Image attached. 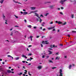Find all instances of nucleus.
Returning a JSON list of instances; mask_svg holds the SVG:
<instances>
[{
    "label": "nucleus",
    "instance_id": "1",
    "mask_svg": "<svg viewBox=\"0 0 76 76\" xmlns=\"http://www.w3.org/2000/svg\"><path fill=\"white\" fill-rule=\"evenodd\" d=\"M64 1L63 0H61L59 1V3L61 4H64Z\"/></svg>",
    "mask_w": 76,
    "mask_h": 76
},
{
    "label": "nucleus",
    "instance_id": "2",
    "mask_svg": "<svg viewBox=\"0 0 76 76\" xmlns=\"http://www.w3.org/2000/svg\"><path fill=\"white\" fill-rule=\"evenodd\" d=\"M0 72H4V69L1 68V66H0Z\"/></svg>",
    "mask_w": 76,
    "mask_h": 76
},
{
    "label": "nucleus",
    "instance_id": "3",
    "mask_svg": "<svg viewBox=\"0 0 76 76\" xmlns=\"http://www.w3.org/2000/svg\"><path fill=\"white\" fill-rule=\"evenodd\" d=\"M55 26H54L53 27H49L48 28L49 30H51V29H54V28H55Z\"/></svg>",
    "mask_w": 76,
    "mask_h": 76
},
{
    "label": "nucleus",
    "instance_id": "4",
    "mask_svg": "<svg viewBox=\"0 0 76 76\" xmlns=\"http://www.w3.org/2000/svg\"><path fill=\"white\" fill-rule=\"evenodd\" d=\"M56 23H58V24H62V22H61L60 21H59L58 22L57 21H56Z\"/></svg>",
    "mask_w": 76,
    "mask_h": 76
},
{
    "label": "nucleus",
    "instance_id": "5",
    "mask_svg": "<svg viewBox=\"0 0 76 76\" xmlns=\"http://www.w3.org/2000/svg\"><path fill=\"white\" fill-rule=\"evenodd\" d=\"M50 47L51 48H53L55 47V45H53V46L52 45H50Z\"/></svg>",
    "mask_w": 76,
    "mask_h": 76
},
{
    "label": "nucleus",
    "instance_id": "6",
    "mask_svg": "<svg viewBox=\"0 0 76 76\" xmlns=\"http://www.w3.org/2000/svg\"><path fill=\"white\" fill-rule=\"evenodd\" d=\"M37 68L39 70H40V69H42V66H39Z\"/></svg>",
    "mask_w": 76,
    "mask_h": 76
},
{
    "label": "nucleus",
    "instance_id": "7",
    "mask_svg": "<svg viewBox=\"0 0 76 76\" xmlns=\"http://www.w3.org/2000/svg\"><path fill=\"white\" fill-rule=\"evenodd\" d=\"M35 16H36L37 17H38V18H39V15H38V14L37 13H35Z\"/></svg>",
    "mask_w": 76,
    "mask_h": 76
},
{
    "label": "nucleus",
    "instance_id": "8",
    "mask_svg": "<svg viewBox=\"0 0 76 76\" xmlns=\"http://www.w3.org/2000/svg\"><path fill=\"white\" fill-rule=\"evenodd\" d=\"M7 72L8 73H10L11 72V70L9 69L7 70Z\"/></svg>",
    "mask_w": 76,
    "mask_h": 76
},
{
    "label": "nucleus",
    "instance_id": "9",
    "mask_svg": "<svg viewBox=\"0 0 76 76\" xmlns=\"http://www.w3.org/2000/svg\"><path fill=\"white\" fill-rule=\"evenodd\" d=\"M48 42V41H45V44H49V42Z\"/></svg>",
    "mask_w": 76,
    "mask_h": 76
},
{
    "label": "nucleus",
    "instance_id": "10",
    "mask_svg": "<svg viewBox=\"0 0 76 76\" xmlns=\"http://www.w3.org/2000/svg\"><path fill=\"white\" fill-rule=\"evenodd\" d=\"M27 14H28L27 12H23V15H26Z\"/></svg>",
    "mask_w": 76,
    "mask_h": 76
},
{
    "label": "nucleus",
    "instance_id": "11",
    "mask_svg": "<svg viewBox=\"0 0 76 76\" xmlns=\"http://www.w3.org/2000/svg\"><path fill=\"white\" fill-rule=\"evenodd\" d=\"M54 7V5H51L49 6V7L50 9H53Z\"/></svg>",
    "mask_w": 76,
    "mask_h": 76
},
{
    "label": "nucleus",
    "instance_id": "12",
    "mask_svg": "<svg viewBox=\"0 0 76 76\" xmlns=\"http://www.w3.org/2000/svg\"><path fill=\"white\" fill-rule=\"evenodd\" d=\"M37 12H38V10H36L34 11H32L30 13H29V14H31V13H35Z\"/></svg>",
    "mask_w": 76,
    "mask_h": 76
},
{
    "label": "nucleus",
    "instance_id": "13",
    "mask_svg": "<svg viewBox=\"0 0 76 76\" xmlns=\"http://www.w3.org/2000/svg\"><path fill=\"white\" fill-rule=\"evenodd\" d=\"M31 10H35V7H31Z\"/></svg>",
    "mask_w": 76,
    "mask_h": 76
},
{
    "label": "nucleus",
    "instance_id": "14",
    "mask_svg": "<svg viewBox=\"0 0 76 76\" xmlns=\"http://www.w3.org/2000/svg\"><path fill=\"white\" fill-rule=\"evenodd\" d=\"M62 72H63V70H62V69H60L59 71V73H62Z\"/></svg>",
    "mask_w": 76,
    "mask_h": 76
},
{
    "label": "nucleus",
    "instance_id": "15",
    "mask_svg": "<svg viewBox=\"0 0 76 76\" xmlns=\"http://www.w3.org/2000/svg\"><path fill=\"white\" fill-rule=\"evenodd\" d=\"M22 56L23 57H25L26 58H28L26 56H25L23 55H22Z\"/></svg>",
    "mask_w": 76,
    "mask_h": 76
},
{
    "label": "nucleus",
    "instance_id": "16",
    "mask_svg": "<svg viewBox=\"0 0 76 76\" xmlns=\"http://www.w3.org/2000/svg\"><path fill=\"white\" fill-rule=\"evenodd\" d=\"M57 59L58 60H59V59H60V58H58V56L56 57L55 60H57Z\"/></svg>",
    "mask_w": 76,
    "mask_h": 76
},
{
    "label": "nucleus",
    "instance_id": "17",
    "mask_svg": "<svg viewBox=\"0 0 76 76\" xmlns=\"http://www.w3.org/2000/svg\"><path fill=\"white\" fill-rule=\"evenodd\" d=\"M48 52H49V54H52V52H51V51L48 50Z\"/></svg>",
    "mask_w": 76,
    "mask_h": 76
},
{
    "label": "nucleus",
    "instance_id": "18",
    "mask_svg": "<svg viewBox=\"0 0 76 76\" xmlns=\"http://www.w3.org/2000/svg\"><path fill=\"white\" fill-rule=\"evenodd\" d=\"M39 18L40 19V21H39L40 23H41V22H42V20H41V18H40V17H39Z\"/></svg>",
    "mask_w": 76,
    "mask_h": 76
},
{
    "label": "nucleus",
    "instance_id": "19",
    "mask_svg": "<svg viewBox=\"0 0 76 76\" xmlns=\"http://www.w3.org/2000/svg\"><path fill=\"white\" fill-rule=\"evenodd\" d=\"M59 76H63V73H60Z\"/></svg>",
    "mask_w": 76,
    "mask_h": 76
},
{
    "label": "nucleus",
    "instance_id": "20",
    "mask_svg": "<svg viewBox=\"0 0 76 76\" xmlns=\"http://www.w3.org/2000/svg\"><path fill=\"white\" fill-rule=\"evenodd\" d=\"M28 27V28H32V26L31 25H29V26H27Z\"/></svg>",
    "mask_w": 76,
    "mask_h": 76
},
{
    "label": "nucleus",
    "instance_id": "21",
    "mask_svg": "<svg viewBox=\"0 0 76 76\" xmlns=\"http://www.w3.org/2000/svg\"><path fill=\"white\" fill-rule=\"evenodd\" d=\"M71 67H72V65H70L69 66V69H71Z\"/></svg>",
    "mask_w": 76,
    "mask_h": 76
},
{
    "label": "nucleus",
    "instance_id": "22",
    "mask_svg": "<svg viewBox=\"0 0 76 76\" xmlns=\"http://www.w3.org/2000/svg\"><path fill=\"white\" fill-rule=\"evenodd\" d=\"M3 1H4V0H2L0 2V3H1L2 4L3 3Z\"/></svg>",
    "mask_w": 76,
    "mask_h": 76
},
{
    "label": "nucleus",
    "instance_id": "23",
    "mask_svg": "<svg viewBox=\"0 0 76 76\" xmlns=\"http://www.w3.org/2000/svg\"><path fill=\"white\" fill-rule=\"evenodd\" d=\"M15 59L16 60H19V57H18L17 58H15Z\"/></svg>",
    "mask_w": 76,
    "mask_h": 76
},
{
    "label": "nucleus",
    "instance_id": "24",
    "mask_svg": "<svg viewBox=\"0 0 76 76\" xmlns=\"http://www.w3.org/2000/svg\"><path fill=\"white\" fill-rule=\"evenodd\" d=\"M32 36H30V38H31V41H32Z\"/></svg>",
    "mask_w": 76,
    "mask_h": 76
},
{
    "label": "nucleus",
    "instance_id": "25",
    "mask_svg": "<svg viewBox=\"0 0 76 76\" xmlns=\"http://www.w3.org/2000/svg\"><path fill=\"white\" fill-rule=\"evenodd\" d=\"M18 75H22V73L20 72L19 74H18Z\"/></svg>",
    "mask_w": 76,
    "mask_h": 76
},
{
    "label": "nucleus",
    "instance_id": "26",
    "mask_svg": "<svg viewBox=\"0 0 76 76\" xmlns=\"http://www.w3.org/2000/svg\"><path fill=\"white\" fill-rule=\"evenodd\" d=\"M50 63H53V62L52 60H49Z\"/></svg>",
    "mask_w": 76,
    "mask_h": 76
},
{
    "label": "nucleus",
    "instance_id": "27",
    "mask_svg": "<svg viewBox=\"0 0 76 76\" xmlns=\"http://www.w3.org/2000/svg\"><path fill=\"white\" fill-rule=\"evenodd\" d=\"M67 23L66 22H65V23L63 24V25H66V24Z\"/></svg>",
    "mask_w": 76,
    "mask_h": 76
},
{
    "label": "nucleus",
    "instance_id": "28",
    "mask_svg": "<svg viewBox=\"0 0 76 76\" xmlns=\"http://www.w3.org/2000/svg\"><path fill=\"white\" fill-rule=\"evenodd\" d=\"M28 75L29 76H32V74H30L29 72H28Z\"/></svg>",
    "mask_w": 76,
    "mask_h": 76
},
{
    "label": "nucleus",
    "instance_id": "29",
    "mask_svg": "<svg viewBox=\"0 0 76 76\" xmlns=\"http://www.w3.org/2000/svg\"><path fill=\"white\" fill-rule=\"evenodd\" d=\"M72 18H74V14H72Z\"/></svg>",
    "mask_w": 76,
    "mask_h": 76
},
{
    "label": "nucleus",
    "instance_id": "30",
    "mask_svg": "<svg viewBox=\"0 0 76 76\" xmlns=\"http://www.w3.org/2000/svg\"><path fill=\"white\" fill-rule=\"evenodd\" d=\"M36 19H37V22H38V21H39V18H36Z\"/></svg>",
    "mask_w": 76,
    "mask_h": 76
},
{
    "label": "nucleus",
    "instance_id": "31",
    "mask_svg": "<svg viewBox=\"0 0 76 76\" xmlns=\"http://www.w3.org/2000/svg\"><path fill=\"white\" fill-rule=\"evenodd\" d=\"M49 15V13H47L45 15V16H47V15Z\"/></svg>",
    "mask_w": 76,
    "mask_h": 76
},
{
    "label": "nucleus",
    "instance_id": "32",
    "mask_svg": "<svg viewBox=\"0 0 76 76\" xmlns=\"http://www.w3.org/2000/svg\"><path fill=\"white\" fill-rule=\"evenodd\" d=\"M10 35H11V36H12V35H13V32H11V34H10Z\"/></svg>",
    "mask_w": 76,
    "mask_h": 76
},
{
    "label": "nucleus",
    "instance_id": "33",
    "mask_svg": "<svg viewBox=\"0 0 76 76\" xmlns=\"http://www.w3.org/2000/svg\"><path fill=\"white\" fill-rule=\"evenodd\" d=\"M28 56H32V53H29Z\"/></svg>",
    "mask_w": 76,
    "mask_h": 76
},
{
    "label": "nucleus",
    "instance_id": "34",
    "mask_svg": "<svg viewBox=\"0 0 76 76\" xmlns=\"http://www.w3.org/2000/svg\"><path fill=\"white\" fill-rule=\"evenodd\" d=\"M50 24H53V21L51 22L50 23Z\"/></svg>",
    "mask_w": 76,
    "mask_h": 76
},
{
    "label": "nucleus",
    "instance_id": "35",
    "mask_svg": "<svg viewBox=\"0 0 76 76\" xmlns=\"http://www.w3.org/2000/svg\"><path fill=\"white\" fill-rule=\"evenodd\" d=\"M57 67H53L52 68V69H56Z\"/></svg>",
    "mask_w": 76,
    "mask_h": 76
},
{
    "label": "nucleus",
    "instance_id": "36",
    "mask_svg": "<svg viewBox=\"0 0 76 76\" xmlns=\"http://www.w3.org/2000/svg\"><path fill=\"white\" fill-rule=\"evenodd\" d=\"M61 9L62 10H63V9H64V7H61Z\"/></svg>",
    "mask_w": 76,
    "mask_h": 76
},
{
    "label": "nucleus",
    "instance_id": "37",
    "mask_svg": "<svg viewBox=\"0 0 76 76\" xmlns=\"http://www.w3.org/2000/svg\"><path fill=\"white\" fill-rule=\"evenodd\" d=\"M33 28H34V29H37V27L36 26H34L33 27Z\"/></svg>",
    "mask_w": 76,
    "mask_h": 76
},
{
    "label": "nucleus",
    "instance_id": "38",
    "mask_svg": "<svg viewBox=\"0 0 76 76\" xmlns=\"http://www.w3.org/2000/svg\"><path fill=\"white\" fill-rule=\"evenodd\" d=\"M46 29L45 28H44L43 29V31H45Z\"/></svg>",
    "mask_w": 76,
    "mask_h": 76
},
{
    "label": "nucleus",
    "instance_id": "39",
    "mask_svg": "<svg viewBox=\"0 0 76 76\" xmlns=\"http://www.w3.org/2000/svg\"><path fill=\"white\" fill-rule=\"evenodd\" d=\"M60 14H61V15H63V13H62V12H60Z\"/></svg>",
    "mask_w": 76,
    "mask_h": 76
},
{
    "label": "nucleus",
    "instance_id": "40",
    "mask_svg": "<svg viewBox=\"0 0 76 76\" xmlns=\"http://www.w3.org/2000/svg\"><path fill=\"white\" fill-rule=\"evenodd\" d=\"M14 2H15V3H18V2H17V1H15L14 0Z\"/></svg>",
    "mask_w": 76,
    "mask_h": 76
},
{
    "label": "nucleus",
    "instance_id": "41",
    "mask_svg": "<svg viewBox=\"0 0 76 76\" xmlns=\"http://www.w3.org/2000/svg\"><path fill=\"white\" fill-rule=\"evenodd\" d=\"M24 21L26 23V19L24 20Z\"/></svg>",
    "mask_w": 76,
    "mask_h": 76
},
{
    "label": "nucleus",
    "instance_id": "42",
    "mask_svg": "<svg viewBox=\"0 0 76 76\" xmlns=\"http://www.w3.org/2000/svg\"><path fill=\"white\" fill-rule=\"evenodd\" d=\"M42 58H45V56L44 55L43 56H42Z\"/></svg>",
    "mask_w": 76,
    "mask_h": 76
},
{
    "label": "nucleus",
    "instance_id": "43",
    "mask_svg": "<svg viewBox=\"0 0 76 76\" xmlns=\"http://www.w3.org/2000/svg\"><path fill=\"white\" fill-rule=\"evenodd\" d=\"M41 46L42 47H43V45H42V44H41Z\"/></svg>",
    "mask_w": 76,
    "mask_h": 76
},
{
    "label": "nucleus",
    "instance_id": "44",
    "mask_svg": "<svg viewBox=\"0 0 76 76\" xmlns=\"http://www.w3.org/2000/svg\"><path fill=\"white\" fill-rule=\"evenodd\" d=\"M39 36H37V38H39Z\"/></svg>",
    "mask_w": 76,
    "mask_h": 76
},
{
    "label": "nucleus",
    "instance_id": "45",
    "mask_svg": "<svg viewBox=\"0 0 76 76\" xmlns=\"http://www.w3.org/2000/svg\"><path fill=\"white\" fill-rule=\"evenodd\" d=\"M41 16H42V17H44V16H43V15H42L41 14L40 15V17H41Z\"/></svg>",
    "mask_w": 76,
    "mask_h": 76
},
{
    "label": "nucleus",
    "instance_id": "46",
    "mask_svg": "<svg viewBox=\"0 0 76 76\" xmlns=\"http://www.w3.org/2000/svg\"><path fill=\"white\" fill-rule=\"evenodd\" d=\"M15 17L16 18H18V17L17 16H16V15H15Z\"/></svg>",
    "mask_w": 76,
    "mask_h": 76
},
{
    "label": "nucleus",
    "instance_id": "47",
    "mask_svg": "<svg viewBox=\"0 0 76 76\" xmlns=\"http://www.w3.org/2000/svg\"><path fill=\"white\" fill-rule=\"evenodd\" d=\"M5 21H6V22H5L6 24H7V22H6L7 21V20H6Z\"/></svg>",
    "mask_w": 76,
    "mask_h": 76
},
{
    "label": "nucleus",
    "instance_id": "48",
    "mask_svg": "<svg viewBox=\"0 0 76 76\" xmlns=\"http://www.w3.org/2000/svg\"><path fill=\"white\" fill-rule=\"evenodd\" d=\"M22 62L23 63H25V61H22Z\"/></svg>",
    "mask_w": 76,
    "mask_h": 76
},
{
    "label": "nucleus",
    "instance_id": "49",
    "mask_svg": "<svg viewBox=\"0 0 76 76\" xmlns=\"http://www.w3.org/2000/svg\"><path fill=\"white\" fill-rule=\"evenodd\" d=\"M49 50H52V48H49Z\"/></svg>",
    "mask_w": 76,
    "mask_h": 76
},
{
    "label": "nucleus",
    "instance_id": "50",
    "mask_svg": "<svg viewBox=\"0 0 76 76\" xmlns=\"http://www.w3.org/2000/svg\"><path fill=\"white\" fill-rule=\"evenodd\" d=\"M53 31H56V29H55V28H54L53 29Z\"/></svg>",
    "mask_w": 76,
    "mask_h": 76
},
{
    "label": "nucleus",
    "instance_id": "51",
    "mask_svg": "<svg viewBox=\"0 0 76 76\" xmlns=\"http://www.w3.org/2000/svg\"><path fill=\"white\" fill-rule=\"evenodd\" d=\"M30 58L31 60H32V59H33V58H32V57H30Z\"/></svg>",
    "mask_w": 76,
    "mask_h": 76
},
{
    "label": "nucleus",
    "instance_id": "52",
    "mask_svg": "<svg viewBox=\"0 0 76 76\" xmlns=\"http://www.w3.org/2000/svg\"><path fill=\"white\" fill-rule=\"evenodd\" d=\"M23 11L24 12H26V10H23Z\"/></svg>",
    "mask_w": 76,
    "mask_h": 76
},
{
    "label": "nucleus",
    "instance_id": "53",
    "mask_svg": "<svg viewBox=\"0 0 76 76\" xmlns=\"http://www.w3.org/2000/svg\"><path fill=\"white\" fill-rule=\"evenodd\" d=\"M32 47V45H30L28 46V47Z\"/></svg>",
    "mask_w": 76,
    "mask_h": 76
},
{
    "label": "nucleus",
    "instance_id": "54",
    "mask_svg": "<svg viewBox=\"0 0 76 76\" xmlns=\"http://www.w3.org/2000/svg\"><path fill=\"white\" fill-rule=\"evenodd\" d=\"M8 57H12L11 56H10V55H8Z\"/></svg>",
    "mask_w": 76,
    "mask_h": 76
},
{
    "label": "nucleus",
    "instance_id": "55",
    "mask_svg": "<svg viewBox=\"0 0 76 76\" xmlns=\"http://www.w3.org/2000/svg\"><path fill=\"white\" fill-rule=\"evenodd\" d=\"M15 27H18V28H19V26H15Z\"/></svg>",
    "mask_w": 76,
    "mask_h": 76
},
{
    "label": "nucleus",
    "instance_id": "56",
    "mask_svg": "<svg viewBox=\"0 0 76 76\" xmlns=\"http://www.w3.org/2000/svg\"><path fill=\"white\" fill-rule=\"evenodd\" d=\"M57 9H58V10H60V8H58Z\"/></svg>",
    "mask_w": 76,
    "mask_h": 76
},
{
    "label": "nucleus",
    "instance_id": "57",
    "mask_svg": "<svg viewBox=\"0 0 76 76\" xmlns=\"http://www.w3.org/2000/svg\"><path fill=\"white\" fill-rule=\"evenodd\" d=\"M67 36L68 37H70V35L69 34H68L67 35Z\"/></svg>",
    "mask_w": 76,
    "mask_h": 76
},
{
    "label": "nucleus",
    "instance_id": "58",
    "mask_svg": "<svg viewBox=\"0 0 76 76\" xmlns=\"http://www.w3.org/2000/svg\"><path fill=\"white\" fill-rule=\"evenodd\" d=\"M60 45H61V46H63V45L62 44H61Z\"/></svg>",
    "mask_w": 76,
    "mask_h": 76
},
{
    "label": "nucleus",
    "instance_id": "59",
    "mask_svg": "<svg viewBox=\"0 0 76 76\" xmlns=\"http://www.w3.org/2000/svg\"><path fill=\"white\" fill-rule=\"evenodd\" d=\"M23 76H25V75L24 74H23Z\"/></svg>",
    "mask_w": 76,
    "mask_h": 76
},
{
    "label": "nucleus",
    "instance_id": "60",
    "mask_svg": "<svg viewBox=\"0 0 76 76\" xmlns=\"http://www.w3.org/2000/svg\"><path fill=\"white\" fill-rule=\"evenodd\" d=\"M42 44H44V41H42Z\"/></svg>",
    "mask_w": 76,
    "mask_h": 76
},
{
    "label": "nucleus",
    "instance_id": "61",
    "mask_svg": "<svg viewBox=\"0 0 76 76\" xmlns=\"http://www.w3.org/2000/svg\"><path fill=\"white\" fill-rule=\"evenodd\" d=\"M3 18H5V16H4V15H3Z\"/></svg>",
    "mask_w": 76,
    "mask_h": 76
},
{
    "label": "nucleus",
    "instance_id": "62",
    "mask_svg": "<svg viewBox=\"0 0 76 76\" xmlns=\"http://www.w3.org/2000/svg\"><path fill=\"white\" fill-rule=\"evenodd\" d=\"M4 62H3L2 63V64H4Z\"/></svg>",
    "mask_w": 76,
    "mask_h": 76
},
{
    "label": "nucleus",
    "instance_id": "63",
    "mask_svg": "<svg viewBox=\"0 0 76 76\" xmlns=\"http://www.w3.org/2000/svg\"><path fill=\"white\" fill-rule=\"evenodd\" d=\"M72 32H73H73H76L75 31H72Z\"/></svg>",
    "mask_w": 76,
    "mask_h": 76
},
{
    "label": "nucleus",
    "instance_id": "64",
    "mask_svg": "<svg viewBox=\"0 0 76 76\" xmlns=\"http://www.w3.org/2000/svg\"><path fill=\"white\" fill-rule=\"evenodd\" d=\"M74 1H75V3H76V0H74Z\"/></svg>",
    "mask_w": 76,
    "mask_h": 76
}]
</instances>
